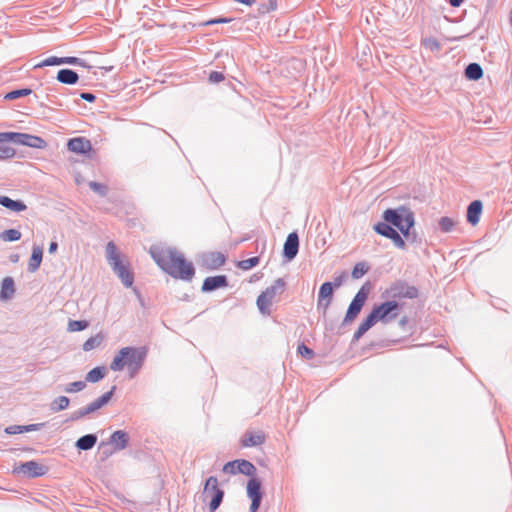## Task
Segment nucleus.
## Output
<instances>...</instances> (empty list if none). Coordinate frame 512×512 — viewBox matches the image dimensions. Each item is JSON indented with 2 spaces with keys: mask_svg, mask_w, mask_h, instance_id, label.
<instances>
[{
  "mask_svg": "<svg viewBox=\"0 0 512 512\" xmlns=\"http://www.w3.org/2000/svg\"><path fill=\"white\" fill-rule=\"evenodd\" d=\"M399 304L395 300L383 302L375 306L354 333V339L359 340L376 323H388L397 318Z\"/></svg>",
  "mask_w": 512,
  "mask_h": 512,
  "instance_id": "obj_4",
  "label": "nucleus"
},
{
  "mask_svg": "<svg viewBox=\"0 0 512 512\" xmlns=\"http://www.w3.org/2000/svg\"><path fill=\"white\" fill-rule=\"evenodd\" d=\"M7 142L8 141H0V160L9 159L15 155V150L10 146L5 145Z\"/></svg>",
  "mask_w": 512,
  "mask_h": 512,
  "instance_id": "obj_36",
  "label": "nucleus"
},
{
  "mask_svg": "<svg viewBox=\"0 0 512 512\" xmlns=\"http://www.w3.org/2000/svg\"><path fill=\"white\" fill-rule=\"evenodd\" d=\"M332 296H333L332 283L331 282L323 283L321 285V287L319 289V293H318V305L319 306L322 305L323 301H325L324 308L327 309L331 303Z\"/></svg>",
  "mask_w": 512,
  "mask_h": 512,
  "instance_id": "obj_20",
  "label": "nucleus"
},
{
  "mask_svg": "<svg viewBox=\"0 0 512 512\" xmlns=\"http://www.w3.org/2000/svg\"><path fill=\"white\" fill-rule=\"evenodd\" d=\"M96 441L97 437L95 435L88 434L79 438L76 442V446L81 450H89L96 444Z\"/></svg>",
  "mask_w": 512,
  "mask_h": 512,
  "instance_id": "obj_27",
  "label": "nucleus"
},
{
  "mask_svg": "<svg viewBox=\"0 0 512 512\" xmlns=\"http://www.w3.org/2000/svg\"><path fill=\"white\" fill-rule=\"evenodd\" d=\"M62 62H63L62 61V57L51 56V57H48L45 60L37 63L34 66V68H42V67H45V66L61 65Z\"/></svg>",
  "mask_w": 512,
  "mask_h": 512,
  "instance_id": "obj_37",
  "label": "nucleus"
},
{
  "mask_svg": "<svg viewBox=\"0 0 512 512\" xmlns=\"http://www.w3.org/2000/svg\"><path fill=\"white\" fill-rule=\"evenodd\" d=\"M464 0H449V3L453 7H459Z\"/></svg>",
  "mask_w": 512,
  "mask_h": 512,
  "instance_id": "obj_49",
  "label": "nucleus"
},
{
  "mask_svg": "<svg viewBox=\"0 0 512 512\" xmlns=\"http://www.w3.org/2000/svg\"><path fill=\"white\" fill-rule=\"evenodd\" d=\"M105 374L106 370L104 367H95L88 372L86 380L88 382L95 383L104 378Z\"/></svg>",
  "mask_w": 512,
  "mask_h": 512,
  "instance_id": "obj_29",
  "label": "nucleus"
},
{
  "mask_svg": "<svg viewBox=\"0 0 512 512\" xmlns=\"http://www.w3.org/2000/svg\"><path fill=\"white\" fill-rule=\"evenodd\" d=\"M223 497L224 491L219 488L217 478L214 476L209 477L204 485L203 499L204 501H209L210 512L216 511L220 506Z\"/></svg>",
  "mask_w": 512,
  "mask_h": 512,
  "instance_id": "obj_8",
  "label": "nucleus"
},
{
  "mask_svg": "<svg viewBox=\"0 0 512 512\" xmlns=\"http://www.w3.org/2000/svg\"><path fill=\"white\" fill-rule=\"evenodd\" d=\"M456 224L457 221L449 217H442L439 221V226L443 232L451 231Z\"/></svg>",
  "mask_w": 512,
  "mask_h": 512,
  "instance_id": "obj_38",
  "label": "nucleus"
},
{
  "mask_svg": "<svg viewBox=\"0 0 512 512\" xmlns=\"http://www.w3.org/2000/svg\"><path fill=\"white\" fill-rule=\"evenodd\" d=\"M81 98L88 101V102H93L95 100V96L91 93H82L81 95Z\"/></svg>",
  "mask_w": 512,
  "mask_h": 512,
  "instance_id": "obj_47",
  "label": "nucleus"
},
{
  "mask_svg": "<svg viewBox=\"0 0 512 512\" xmlns=\"http://www.w3.org/2000/svg\"><path fill=\"white\" fill-rule=\"evenodd\" d=\"M43 258V250L39 246H34L32 249L31 257L28 261V269L30 272H35L41 265Z\"/></svg>",
  "mask_w": 512,
  "mask_h": 512,
  "instance_id": "obj_23",
  "label": "nucleus"
},
{
  "mask_svg": "<svg viewBox=\"0 0 512 512\" xmlns=\"http://www.w3.org/2000/svg\"><path fill=\"white\" fill-rule=\"evenodd\" d=\"M47 470V467L39 464L36 461H27L20 464L19 466H16L13 472L34 478L45 475Z\"/></svg>",
  "mask_w": 512,
  "mask_h": 512,
  "instance_id": "obj_12",
  "label": "nucleus"
},
{
  "mask_svg": "<svg viewBox=\"0 0 512 512\" xmlns=\"http://www.w3.org/2000/svg\"><path fill=\"white\" fill-rule=\"evenodd\" d=\"M421 44L431 52H439L441 49L440 42L433 37L424 38L421 41Z\"/></svg>",
  "mask_w": 512,
  "mask_h": 512,
  "instance_id": "obj_31",
  "label": "nucleus"
},
{
  "mask_svg": "<svg viewBox=\"0 0 512 512\" xmlns=\"http://www.w3.org/2000/svg\"><path fill=\"white\" fill-rule=\"evenodd\" d=\"M368 297V291L365 290L364 287H362L355 297L353 298L352 302L350 303L346 316L344 318L345 323H350L355 320V318L360 313L362 307L364 306L366 300Z\"/></svg>",
  "mask_w": 512,
  "mask_h": 512,
  "instance_id": "obj_9",
  "label": "nucleus"
},
{
  "mask_svg": "<svg viewBox=\"0 0 512 512\" xmlns=\"http://www.w3.org/2000/svg\"><path fill=\"white\" fill-rule=\"evenodd\" d=\"M387 293L395 299H413L418 296V289L414 286H410L404 282H397L393 284Z\"/></svg>",
  "mask_w": 512,
  "mask_h": 512,
  "instance_id": "obj_10",
  "label": "nucleus"
},
{
  "mask_svg": "<svg viewBox=\"0 0 512 512\" xmlns=\"http://www.w3.org/2000/svg\"><path fill=\"white\" fill-rule=\"evenodd\" d=\"M89 187L94 192L98 193L101 196H105L107 191H108V188H107V186L105 184L94 182V181L89 183Z\"/></svg>",
  "mask_w": 512,
  "mask_h": 512,
  "instance_id": "obj_40",
  "label": "nucleus"
},
{
  "mask_svg": "<svg viewBox=\"0 0 512 512\" xmlns=\"http://www.w3.org/2000/svg\"><path fill=\"white\" fill-rule=\"evenodd\" d=\"M62 64H73V65H80L83 67H88L84 61L77 57H62Z\"/></svg>",
  "mask_w": 512,
  "mask_h": 512,
  "instance_id": "obj_44",
  "label": "nucleus"
},
{
  "mask_svg": "<svg viewBox=\"0 0 512 512\" xmlns=\"http://www.w3.org/2000/svg\"><path fill=\"white\" fill-rule=\"evenodd\" d=\"M297 352L305 359H312L314 357L313 350L303 343L298 345Z\"/></svg>",
  "mask_w": 512,
  "mask_h": 512,
  "instance_id": "obj_41",
  "label": "nucleus"
},
{
  "mask_svg": "<svg viewBox=\"0 0 512 512\" xmlns=\"http://www.w3.org/2000/svg\"><path fill=\"white\" fill-rule=\"evenodd\" d=\"M229 22L228 19H224V18H221V19H213V20H209L205 23V25H212V24H218V23H227Z\"/></svg>",
  "mask_w": 512,
  "mask_h": 512,
  "instance_id": "obj_46",
  "label": "nucleus"
},
{
  "mask_svg": "<svg viewBox=\"0 0 512 512\" xmlns=\"http://www.w3.org/2000/svg\"><path fill=\"white\" fill-rule=\"evenodd\" d=\"M247 495L251 499L250 512H256L260 506L262 493L261 483L256 478H251L247 483Z\"/></svg>",
  "mask_w": 512,
  "mask_h": 512,
  "instance_id": "obj_13",
  "label": "nucleus"
},
{
  "mask_svg": "<svg viewBox=\"0 0 512 512\" xmlns=\"http://www.w3.org/2000/svg\"><path fill=\"white\" fill-rule=\"evenodd\" d=\"M465 75L470 80H478L482 77L483 70L479 64L471 63L467 66Z\"/></svg>",
  "mask_w": 512,
  "mask_h": 512,
  "instance_id": "obj_28",
  "label": "nucleus"
},
{
  "mask_svg": "<svg viewBox=\"0 0 512 512\" xmlns=\"http://www.w3.org/2000/svg\"><path fill=\"white\" fill-rule=\"evenodd\" d=\"M270 4H271V8L274 10L276 9V6H277V0H269Z\"/></svg>",
  "mask_w": 512,
  "mask_h": 512,
  "instance_id": "obj_50",
  "label": "nucleus"
},
{
  "mask_svg": "<svg viewBox=\"0 0 512 512\" xmlns=\"http://www.w3.org/2000/svg\"><path fill=\"white\" fill-rule=\"evenodd\" d=\"M103 342V335L97 334L93 337L88 338L84 344H83V350L84 351H90L93 350L101 345Z\"/></svg>",
  "mask_w": 512,
  "mask_h": 512,
  "instance_id": "obj_30",
  "label": "nucleus"
},
{
  "mask_svg": "<svg viewBox=\"0 0 512 512\" xmlns=\"http://www.w3.org/2000/svg\"><path fill=\"white\" fill-rule=\"evenodd\" d=\"M0 205L15 211V212H21L26 210V205L21 201L12 200L11 198L7 196H0Z\"/></svg>",
  "mask_w": 512,
  "mask_h": 512,
  "instance_id": "obj_26",
  "label": "nucleus"
},
{
  "mask_svg": "<svg viewBox=\"0 0 512 512\" xmlns=\"http://www.w3.org/2000/svg\"><path fill=\"white\" fill-rule=\"evenodd\" d=\"M227 286V278L224 275L207 277L202 284L203 291H212Z\"/></svg>",
  "mask_w": 512,
  "mask_h": 512,
  "instance_id": "obj_17",
  "label": "nucleus"
},
{
  "mask_svg": "<svg viewBox=\"0 0 512 512\" xmlns=\"http://www.w3.org/2000/svg\"><path fill=\"white\" fill-rule=\"evenodd\" d=\"M128 441V434L122 430L115 431L110 437L111 444L114 446V449L118 451L124 450L128 445Z\"/></svg>",
  "mask_w": 512,
  "mask_h": 512,
  "instance_id": "obj_22",
  "label": "nucleus"
},
{
  "mask_svg": "<svg viewBox=\"0 0 512 512\" xmlns=\"http://www.w3.org/2000/svg\"><path fill=\"white\" fill-rule=\"evenodd\" d=\"M69 151L77 154H87L92 150L91 142L84 137L72 138L67 143Z\"/></svg>",
  "mask_w": 512,
  "mask_h": 512,
  "instance_id": "obj_15",
  "label": "nucleus"
},
{
  "mask_svg": "<svg viewBox=\"0 0 512 512\" xmlns=\"http://www.w3.org/2000/svg\"><path fill=\"white\" fill-rule=\"evenodd\" d=\"M382 217L385 222L375 224V232L391 239L396 247L404 249L405 241L391 225L397 227L404 237H408L410 229L415 224L414 213L410 209L401 206L396 209L385 210Z\"/></svg>",
  "mask_w": 512,
  "mask_h": 512,
  "instance_id": "obj_2",
  "label": "nucleus"
},
{
  "mask_svg": "<svg viewBox=\"0 0 512 512\" xmlns=\"http://www.w3.org/2000/svg\"><path fill=\"white\" fill-rule=\"evenodd\" d=\"M367 271H368V266L365 263H363V262L357 263L352 270V277L354 279H359L363 275H365L367 273Z\"/></svg>",
  "mask_w": 512,
  "mask_h": 512,
  "instance_id": "obj_39",
  "label": "nucleus"
},
{
  "mask_svg": "<svg viewBox=\"0 0 512 512\" xmlns=\"http://www.w3.org/2000/svg\"><path fill=\"white\" fill-rule=\"evenodd\" d=\"M285 288L286 282L282 278H278L258 296L256 304L261 314L270 315L273 301L277 295L284 292Z\"/></svg>",
  "mask_w": 512,
  "mask_h": 512,
  "instance_id": "obj_6",
  "label": "nucleus"
},
{
  "mask_svg": "<svg viewBox=\"0 0 512 512\" xmlns=\"http://www.w3.org/2000/svg\"><path fill=\"white\" fill-rule=\"evenodd\" d=\"M482 213V203L479 200H475L468 206L467 209V220L473 226L476 225Z\"/></svg>",
  "mask_w": 512,
  "mask_h": 512,
  "instance_id": "obj_21",
  "label": "nucleus"
},
{
  "mask_svg": "<svg viewBox=\"0 0 512 512\" xmlns=\"http://www.w3.org/2000/svg\"><path fill=\"white\" fill-rule=\"evenodd\" d=\"M224 80V75L221 72L213 71L209 75V81L212 83H219Z\"/></svg>",
  "mask_w": 512,
  "mask_h": 512,
  "instance_id": "obj_45",
  "label": "nucleus"
},
{
  "mask_svg": "<svg viewBox=\"0 0 512 512\" xmlns=\"http://www.w3.org/2000/svg\"><path fill=\"white\" fill-rule=\"evenodd\" d=\"M0 238L5 242L18 241L21 238V232L17 229H8L0 234Z\"/></svg>",
  "mask_w": 512,
  "mask_h": 512,
  "instance_id": "obj_32",
  "label": "nucleus"
},
{
  "mask_svg": "<svg viewBox=\"0 0 512 512\" xmlns=\"http://www.w3.org/2000/svg\"><path fill=\"white\" fill-rule=\"evenodd\" d=\"M298 247H299L298 235L295 232L290 233L287 236L286 241L284 243V249H283L284 256L288 260H292L298 253Z\"/></svg>",
  "mask_w": 512,
  "mask_h": 512,
  "instance_id": "obj_16",
  "label": "nucleus"
},
{
  "mask_svg": "<svg viewBox=\"0 0 512 512\" xmlns=\"http://www.w3.org/2000/svg\"><path fill=\"white\" fill-rule=\"evenodd\" d=\"M149 253L159 268L171 277L184 281H190L194 277L195 269L192 262L188 261L177 249L170 246L153 245L150 247Z\"/></svg>",
  "mask_w": 512,
  "mask_h": 512,
  "instance_id": "obj_1",
  "label": "nucleus"
},
{
  "mask_svg": "<svg viewBox=\"0 0 512 512\" xmlns=\"http://www.w3.org/2000/svg\"><path fill=\"white\" fill-rule=\"evenodd\" d=\"M15 292L14 280L11 277H6L2 281L0 298L7 300L13 296Z\"/></svg>",
  "mask_w": 512,
  "mask_h": 512,
  "instance_id": "obj_25",
  "label": "nucleus"
},
{
  "mask_svg": "<svg viewBox=\"0 0 512 512\" xmlns=\"http://www.w3.org/2000/svg\"><path fill=\"white\" fill-rule=\"evenodd\" d=\"M85 383L83 381H76V382H72L70 383L65 391L68 392V393H72V392H78V391H81L85 388Z\"/></svg>",
  "mask_w": 512,
  "mask_h": 512,
  "instance_id": "obj_43",
  "label": "nucleus"
},
{
  "mask_svg": "<svg viewBox=\"0 0 512 512\" xmlns=\"http://www.w3.org/2000/svg\"><path fill=\"white\" fill-rule=\"evenodd\" d=\"M31 92L32 91L30 89L14 90V91L8 93L6 95V98L7 99H16V98H19V97L27 96V95L31 94Z\"/></svg>",
  "mask_w": 512,
  "mask_h": 512,
  "instance_id": "obj_42",
  "label": "nucleus"
},
{
  "mask_svg": "<svg viewBox=\"0 0 512 512\" xmlns=\"http://www.w3.org/2000/svg\"><path fill=\"white\" fill-rule=\"evenodd\" d=\"M78 78V74L70 69H61L57 73V80L63 84H75Z\"/></svg>",
  "mask_w": 512,
  "mask_h": 512,
  "instance_id": "obj_24",
  "label": "nucleus"
},
{
  "mask_svg": "<svg viewBox=\"0 0 512 512\" xmlns=\"http://www.w3.org/2000/svg\"><path fill=\"white\" fill-rule=\"evenodd\" d=\"M106 258L114 273L121 279L122 283L126 287L132 286L134 276L129 268V263L122 258L113 242H108L106 245Z\"/></svg>",
  "mask_w": 512,
  "mask_h": 512,
  "instance_id": "obj_5",
  "label": "nucleus"
},
{
  "mask_svg": "<svg viewBox=\"0 0 512 512\" xmlns=\"http://www.w3.org/2000/svg\"><path fill=\"white\" fill-rule=\"evenodd\" d=\"M88 326L89 323L85 320H71L68 323V331L78 332L86 329Z\"/></svg>",
  "mask_w": 512,
  "mask_h": 512,
  "instance_id": "obj_35",
  "label": "nucleus"
},
{
  "mask_svg": "<svg viewBox=\"0 0 512 512\" xmlns=\"http://www.w3.org/2000/svg\"><path fill=\"white\" fill-rule=\"evenodd\" d=\"M147 356L145 347H123L114 356L110 363L112 371H122L126 369L130 378L135 377L141 370Z\"/></svg>",
  "mask_w": 512,
  "mask_h": 512,
  "instance_id": "obj_3",
  "label": "nucleus"
},
{
  "mask_svg": "<svg viewBox=\"0 0 512 512\" xmlns=\"http://www.w3.org/2000/svg\"><path fill=\"white\" fill-rule=\"evenodd\" d=\"M112 393H113V390L103 394L101 397H99L94 402H92L87 407H85L83 410H81L79 412V415L82 417V416H85L89 413H92V412L100 409L102 406H104L105 404L108 403V401L110 400V398L112 396Z\"/></svg>",
  "mask_w": 512,
  "mask_h": 512,
  "instance_id": "obj_18",
  "label": "nucleus"
},
{
  "mask_svg": "<svg viewBox=\"0 0 512 512\" xmlns=\"http://www.w3.org/2000/svg\"><path fill=\"white\" fill-rule=\"evenodd\" d=\"M0 141H12L17 144L37 149H44L47 146L46 141L39 136L17 132L0 133Z\"/></svg>",
  "mask_w": 512,
  "mask_h": 512,
  "instance_id": "obj_7",
  "label": "nucleus"
},
{
  "mask_svg": "<svg viewBox=\"0 0 512 512\" xmlns=\"http://www.w3.org/2000/svg\"><path fill=\"white\" fill-rule=\"evenodd\" d=\"M260 262V258L255 256L249 259L241 260L237 263V267L242 270H250L251 268L257 266Z\"/></svg>",
  "mask_w": 512,
  "mask_h": 512,
  "instance_id": "obj_34",
  "label": "nucleus"
},
{
  "mask_svg": "<svg viewBox=\"0 0 512 512\" xmlns=\"http://www.w3.org/2000/svg\"><path fill=\"white\" fill-rule=\"evenodd\" d=\"M225 261V255L220 252H211L203 259L204 265L209 269H217L224 265Z\"/></svg>",
  "mask_w": 512,
  "mask_h": 512,
  "instance_id": "obj_19",
  "label": "nucleus"
},
{
  "mask_svg": "<svg viewBox=\"0 0 512 512\" xmlns=\"http://www.w3.org/2000/svg\"><path fill=\"white\" fill-rule=\"evenodd\" d=\"M341 283H342V280H341L340 278H338V279L336 280V282H335V286H336V287H339V286L341 285Z\"/></svg>",
  "mask_w": 512,
  "mask_h": 512,
  "instance_id": "obj_51",
  "label": "nucleus"
},
{
  "mask_svg": "<svg viewBox=\"0 0 512 512\" xmlns=\"http://www.w3.org/2000/svg\"><path fill=\"white\" fill-rule=\"evenodd\" d=\"M57 248H58V244L57 242L53 241L50 243L49 245V253L53 254L57 251Z\"/></svg>",
  "mask_w": 512,
  "mask_h": 512,
  "instance_id": "obj_48",
  "label": "nucleus"
},
{
  "mask_svg": "<svg viewBox=\"0 0 512 512\" xmlns=\"http://www.w3.org/2000/svg\"><path fill=\"white\" fill-rule=\"evenodd\" d=\"M266 441V434L262 430H248L241 437L240 444L244 448L261 446Z\"/></svg>",
  "mask_w": 512,
  "mask_h": 512,
  "instance_id": "obj_14",
  "label": "nucleus"
},
{
  "mask_svg": "<svg viewBox=\"0 0 512 512\" xmlns=\"http://www.w3.org/2000/svg\"><path fill=\"white\" fill-rule=\"evenodd\" d=\"M69 402L70 401L66 396H60L53 401L51 409L54 412L64 410L69 406Z\"/></svg>",
  "mask_w": 512,
  "mask_h": 512,
  "instance_id": "obj_33",
  "label": "nucleus"
},
{
  "mask_svg": "<svg viewBox=\"0 0 512 512\" xmlns=\"http://www.w3.org/2000/svg\"><path fill=\"white\" fill-rule=\"evenodd\" d=\"M255 470L254 465L247 460H234L223 466V472L232 475L242 473L251 476L255 473Z\"/></svg>",
  "mask_w": 512,
  "mask_h": 512,
  "instance_id": "obj_11",
  "label": "nucleus"
}]
</instances>
